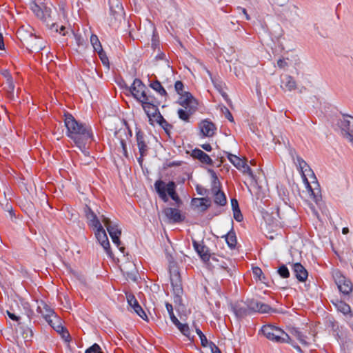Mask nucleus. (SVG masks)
Here are the masks:
<instances>
[{
	"instance_id": "nucleus-1",
	"label": "nucleus",
	"mask_w": 353,
	"mask_h": 353,
	"mask_svg": "<svg viewBox=\"0 0 353 353\" xmlns=\"http://www.w3.org/2000/svg\"><path fill=\"white\" fill-rule=\"evenodd\" d=\"M64 123L67 129V136L81 150L85 149L86 145L94 140L91 127L77 121L72 114H64Z\"/></svg>"
},
{
	"instance_id": "nucleus-2",
	"label": "nucleus",
	"mask_w": 353,
	"mask_h": 353,
	"mask_svg": "<svg viewBox=\"0 0 353 353\" xmlns=\"http://www.w3.org/2000/svg\"><path fill=\"white\" fill-rule=\"evenodd\" d=\"M132 97L141 104L147 116L151 119L158 112L160 102L154 97L146 93V86L139 79H135L130 87L127 88Z\"/></svg>"
},
{
	"instance_id": "nucleus-3",
	"label": "nucleus",
	"mask_w": 353,
	"mask_h": 353,
	"mask_svg": "<svg viewBox=\"0 0 353 353\" xmlns=\"http://www.w3.org/2000/svg\"><path fill=\"white\" fill-rule=\"evenodd\" d=\"M166 258L169 263L170 279L174 296V301L180 302L183 293L181 275L176 263L174 261L175 252L172 244L165 248Z\"/></svg>"
},
{
	"instance_id": "nucleus-4",
	"label": "nucleus",
	"mask_w": 353,
	"mask_h": 353,
	"mask_svg": "<svg viewBox=\"0 0 353 353\" xmlns=\"http://www.w3.org/2000/svg\"><path fill=\"white\" fill-rule=\"evenodd\" d=\"M176 185L174 181H169L165 183L163 181L159 179L155 181L154 188L159 198L163 202L168 201L169 195L174 201L178 207L182 204V201L176 192Z\"/></svg>"
},
{
	"instance_id": "nucleus-5",
	"label": "nucleus",
	"mask_w": 353,
	"mask_h": 353,
	"mask_svg": "<svg viewBox=\"0 0 353 353\" xmlns=\"http://www.w3.org/2000/svg\"><path fill=\"white\" fill-rule=\"evenodd\" d=\"M296 163L302 172L303 181H305L307 191L310 194L311 198L316 204H319V203L321 201V190L319 188V184L316 183L315 185L316 187L312 188L305 176V173L308 174L309 172H312L313 174L312 170L307 163L299 156L296 157Z\"/></svg>"
},
{
	"instance_id": "nucleus-6",
	"label": "nucleus",
	"mask_w": 353,
	"mask_h": 353,
	"mask_svg": "<svg viewBox=\"0 0 353 353\" xmlns=\"http://www.w3.org/2000/svg\"><path fill=\"white\" fill-rule=\"evenodd\" d=\"M179 103L184 108L179 109L177 112L180 119L185 122L190 121V117L197 109V103L191 93H187L179 99Z\"/></svg>"
},
{
	"instance_id": "nucleus-7",
	"label": "nucleus",
	"mask_w": 353,
	"mask_h": 353,
	"mask_svg": "<svg viewBox=\"0 0 353 353\" xmlns=\"http://www.w3.org/2000/svg\"><path fill=\"white\" fill-rule=\"evenodd\" d=\"M261 331L270 341L277 343H290L293 345L292 339L288 334L276 326L265 325L261 327Z\"/></svg>"
},
{
	"instance_id": "nucleus-8",
	"label": "nucleus",
	"mask_w": 353,
	"mask_h": 353,
	"mask_svg": "<svg viewBox=\"0 0 353 353\" xmlns=\"http://www.w3.org/2000/svg\"><path fill=\"white\" fill-rule=\"evenodd\" d=\"M31 10L34 14L40 19L43 22L46 23L48 26H50L51 28L56 27V31L58 32V26L54 21V14L57 12L54 11L53 13L50 8L46 6H39L38 4L33 3L31 5Z\"/></svg>"
},
{
	"instance_id": "nucleus-9",
	"label": "nucleus",
	"mask_w": 353,
	"mask_h": 353,
	"mask_svg": "<svg viewBox=\"0 0 353 353\" xmlns=\"http://www.w3.org/2000/svg\"><path fill=\"white\" fill-rule=\"evenodd\" d=\"M110 23L112 26H117L124 19L125 12L120 0H109Z\"/></svg>"
},
{
	"instance_id": "nucleus-10",
	"label": "nucleus",
	"mask_w": 353,
	"mask_h": 353,
	"mask_svg": "<svg viewBox=\"0 0 353 353\" xmlns=\"http://www.w3.org/2000/svg\"><path fill=\"white\" fill-rule=\"evenodd\" d=\"M212 173L214 181V184L212 188V192L213 194L214 202L215 204L219 206H225L227 203V198L225 193L220 190L221 183L218 181L217 176H216L215 172L213 170H210Z\"/></svg>"
},
{
	"instance_id": "nucleus-11",
	"label": "nucleus",
	"mask_w": 353,
	"mask_h": 353,
	"mask_svg": "<svg viewBox=\"0 0 353 353\" xmlns=\"http://www.w3.org/2000/svg\"><path fill=\"white\" fill-rule=\"evenodd\" d=\"M334 279L339 291L343 294H349L352 291V282L346 279L339 271L334 273Z\"/></svg>"
},
{
	"instance_id": "nucleus-12",
	"label": "nucleus",
	"mask_w": 353,
	"mask_h": 353,
	"mask_svg": "<svg viewBox=\"0 0 353 353\" xmlns=\"http://www.w3.org/2000/svg\"><path fill=\"white\" fill-rule=\"evenodd\" d=\"M136 140L140 154V157L138 158V161L141 165L143 163V157H145L148 154V146L145 141V134L141 130H137L136 132Z\"/></svg>"
},
{
	"instance_id": "nucleus-13",
	"label": "nucleus",
	"mask_w": 353,
	"mask_h": 353,
	"mask_svg": "<svg viewBox=\"0 0 353 353\" xmlns=\"http://www.w3.org/2000/svg\"><path fill=\"white\" fill-rule=\"evenodd\" d=\"M199 128L201 137H212L216 131L215 124L208 119L202 120L199 123Z\"/></svg>"
},
{
	"instance_id": "nucleus-14",
	"label": "nucleus",
	"mask_w": 353,
	"mask_h": 353,
	"mask_svg": "<svg viewBox=\"0 0 353 353\" xmlns=\"http://www.w3.org/2000/svg\"><path fill=\"white\" fill-rule=\"evenodd\" d=\"M193 246L203 262L207 263L210 259L212 261L219 262L214 254L211 253L205 244H193Z\"/></svg>"
},
{
	"instance_id": "nucleus-15",
	"label": "nucleus",
	"mask_w": 353,
	"mask_h": 353,
	"mask_svg": "<svg viewBox=\"0 0 353 353\" xmlns=\"http://www.w3.org/2000/svg\"><path fill=\"white\" fill-rule=\"evenodd\" d=\"M26 44L28 49L32 52H39L45 48L43 40L32 34H30L26 40Z\"/></svg>"
},
{
	"instance_id": "nucleus-16",
	"label": "nucleus",
	"mask_w": 353,
	"mask_h": 353,
	"mask_svg": "<svg viewBox=\"0 0 353 353\" xmlns=\"http://www.w3.org/2000/svg\"><path fill=\"white\" fill-rule=\"evenodd\" d=\"M163 214L170 223H181L185 219V216L177 208H166L163 210Z\"/></svg>"
},
{
	"instance_id": "nucleus-17",
	"label": "nucleus",
	"mask_w": 353,
	"mask_h": 353,
	"mask_svg": "<svg viewBox=\"0 0 353 353\" xmlns=\"http://www.w3.org/2000/svg\"><path fill=\"white\" fill-rule=\"evenodd\" d=\"M332 303L334 305L338 312H341L345 316L347 322L351 321L353 319V312L351 310L350 306L345 302L335 299L332 300Z\"/></svg>"
},
{
	"instance_id": "nucleus-18",
	"label": "nucleus",
	"mask_w": 353,
	"mask_h": 353,
	"mask_svg": "<svg viewBox=\"0 0 353 353\" xmlns=\"http://www.w3.org/2000/svg\"><path fill=\"white\" fill-rule=\"evenodd\" d=\"M230 307L237 319H243L250 315L245 301H236L230 304Z\"/></svg>"
},
{
	"instance_id": "nucleus-19",
	"label": "nucleus",
	"mask_w": 353,
	"mask_h": 353,
	"mask_svg": "<svg viewBox=\"0 0 353 353\" xmlns=\"http://www.w3.org/2000/svg\"><path fill=\"white\" fill-rule=\"evenodd\" d=\"M127 301L128 305L134 310V312L139 315L141 319L145 321H148V316L138 303L135 296L133 294H127Z\"/></svg>"
},
{
	"instance_id": "nucleus-20",
	"label": "nucleus",
	"mask_w": 353,
	"mask_h": 353,
	"mask_svg": "<svg viewBox=\"0 0 353 353\" xmlns=\"http://www.w3.org/2000/svg\"><path fill=\"white\" fill-rule=\"evenodd\" d=\"M37 310L42 315L47 322H48L50 319H52L54 316L57 315L54 310L43 301L38 302Z\"/></svg>"
},
{
	"instance_id": "nucleus-21",
	"label": "nucleus",
	"mask_w": 353,
	"mask_h": 353,
	"mask_svg": "<svg viewBox=\"0 0 353 353\" xmlns=\"http://www.w3.org/2000/svg\"><path fill=\"white\" fill-rule=\"evenodd\" d=\"M191 205L194 209L204 212L210 207L211 201L207 197L193 198L191 201Z\"/></svg>"
},
{
	"instance_id": "nucleus-22",
	"label": "nucleus",
	"mask_w": 353,
	"mask_h": 353,
	"mask_svg": "<svg viewBox=\"0 0 353 353\" xmlns=\"http://www.w3.org/2000/svg\"><path fill=\"white\" fill-rule=\"evenodd\" d=\"M105 225L110 237L112 238V242L121 243L120 236L121 234V230L119 228L118 225H112L109 220H107L105 222Z\"/></svg>"
},
{
	"instance_id": "nucleus-23",
	"label": "nucleus",
	"mask_w": 353,
	"mask_h": 353,
	"mask_svg": "<svg viewBox=\"0 0 353 353\" xmlns=\"http://www.w3.org/2000/svg\"><path fill=\"white\" fill-rule=\"evenodd\" d=\"M192 157L195 159H198L202 163L208 165H213V161L210 157L200 149L196 148L193 150L192 152Z\"/></svg>"
},
{
	"instance_id": "nucleus-24",
	"label": "nucleus",
	"mask_w": 353,
	"mask_h": 353,
	"mask_svg": "<svg viewBox=\"0 0 353 353\" xmlns=\"http://www.w3.org/2000/svg\"><path fill=\"white\" fill-rule=\"evenodd\" d=\"M114 245L115 250L113 252L111 250L110 244H100V246L107 253L108 256L114 259V253H117L118 254V256H119V254H122L124 256L125 254V247L121 246V244H114Z\"/></svg>"
},
{
	"instance_id": "nucleus-25",
	"label": "nucleus",
	"mask_w": 353,
	"mask_h": 353,
	"mask_svg": "<svg viewBox=\"0 0 353 353\" xmlns=\"http://www.w3.org/2000/svg\"><path fill=\"white\" fill-rule=\"evenodd\" d=\"M128 133L127 132L126 129H120L115 132V135L120 141V144L122 148L123 154L125 157H128L127 145H126L125 140L122 138V134L125 135L126 137V138H128V135L130 137H132L131 130L129 128H128Z\"/></svg>"
},
{
	"instance_id": "nucleus-26",
	"label": "nucleus",
	"mask_w": 353,
	"mask_h": 353,
	"mask_svg": "<svg viewBox=\"0 0 353 353\" xmlns=\"http://www.w3.org/2000/svg\"><path fill=\"white\" fill-rule=\"evenodd\" d=\"M48 324L57 332L63 333V337H65V334L67 336H69V334L67 330H65L64 327L62 325L61 319L59 317L56 315L48 322Z\"/></svg>"
},
{
	"instance_id": "nucleus-27",
	"label": "nucleus",
	"mask_w": 353,
	"mask_h": 353,
	"mask_svg": "<svg viewBox=\"0 0 353 353\" xmlns=\"http://www.w3.org/2000/svg\"><path fill=\"white\" fill-rule=\"evenodd\" d=\"M293 270L296 278L301 282L305 281L308 276L306 269L300 263H296L293 265Z\"/></svg>"
},
{
	"instance_id": "nucleus-28",
	"label": "nucleus",
	"mask_w": 353,
	"mask_h": 353,
	"mask_svg": "<svg viewBox=\"0 0 353 353\" xmlns=\"http://www.w3.org/2000/svg\"><path fill=\"white\" fill-rule=\"evenodd\" d=\"M351 119H353V117L345 114L343 115L342 118L339 120V125L343 137L348 134L350 132V130H352L351 124H350V125H347V123L350 121Z\"/></svg>"
},
{
	"instance_id": "nucleus-29",
	"label": "nucleus",
	"mask_w": 353,
	"mask_h": 353,
	"mask_svg": "<svg viewBox=\"0 0 353 353\" xmlns=\"http://www.w3.org/2000/svg\"><path fill=\"white\" fill-rule=\"evenodd\" d=\"M296 82L294 78L290 75L285 76L282 80L281 88L285 91H292L296 90Z\"/></svg>"
},
{
	"instance_id": "nucleus-30",
	"label": "nucleus",
	"mask_w": 353,
	"mask_h": 353,
	"mask_svg": "<svg viewBox=\"0 0 353 353\" xmlns=\"http://www.w3.org/2000/svg\"><path fill=\"white\" fill-rule=\"evenodd\" d=\"M93 230L98 243H109L106 232L101 224V227H94Z\"/></svg>"
},
{
	"instance_id": "nucleus-31",
	"label": "nucleus",
	"mask_w": 353,
	"mask_h": 353,
	"mask_svg": "<svg viewBox=\"0 0 353 353\" xmlns=\"http://www.w3.org/2000/svg\"><path fill=\"white\" fill-rule=\"evenodd\" d=\"M231 204L234 219L238 222H241L243 220V217L240 210L238 201L236 199H232Z\"/></svg>"
},
{
	"instance_id": "nucleus-32",
	"label": "nucleus",
	"mask_w": 353,
	"mask_h": 353,
	"mask_svg": "<svg viewBox=\"0 0 353 353\" xmlns=\"http://www.w3.org/2000/svg\"><path fill=\"white\" fill-rule=\"evenodd\" d=\"M225 153L227 155L228 160L234 167H236L238 170H241L242 168L243 163L245 160L230 152H225Z\"/></svg>"
},
{
	"instance_id": "nucleus-33",
	"label": "nucleus",
	"mask_w": 353,
	"mask_h": 353,
	"mask_svg": "<svg viewBox=\"0 0 353 353\" xmlns=\"http://www.w3.org/2000/svg\"><path fill=\"white\" fill-rule=\"evenodd\" d=\"M149 85L152 89L155 90L161 96L167 98L168 93L159 80L151 81Z\"/></svg>"
},
{
	"instance_id": "nucleus-34",
	"label": "nucleus",
	"mask_w": 353,
	"mask_h": 353,
	"mask_svg": "<svg viewBox=\"0 0 353 353\" xmlns=\"http://www.w3.org/2000/svg\"><path fill=\"white\" fill-rule=\"evenodd\" d=\"M157 118V121L159 123V125L164 129L167 134H169L170 130L172 128V125L170 124L161 114L159 110H158V112L155 115Z\"/></svg>"
},
{
	"instance_id": "nucleus-35",
	"label": "nucleus",
	"mask_w": 353,
	"mask_h": 353,
	"mask_svg": "<svg viewBox=\"0 0 353 353\" xmlns=\"http://www.w3.org/2000/svg\"><path fill=\"white\" fill-rule=\"evenodd\" d=\"M20 333L25 340V341H29L33 336L32 330L28 326H21L19 327Z\"/></svg>"
},
{
	"instance_id": "nucleus-36",
	"label": "nucleus",
	"mask_w": 353,
	"mask_h": 353,
	"mask_svg": "<svg viewBox=\"0 0 353 353\" xmlns=\"http://www.w3.org/2000/svg\"><path fill=\"white\" fill-rule=\"evenodd\" d=\"M245 303L248 305V308L249 309V312L251 314L257 312V310H259V301L254 299H248L245 301Z\"/></svg>"
},
{
	"instance_id": "nucleus-37",
	"label": "nucleus",
	"mask_w": 353,
	"mask_h": 353,
	"mask_svg": "<svg viewBox=\"0 0 353 353\" xmlns=\"http://www.w3.org/2000/svg\"><path fill=\"white\" fill-rule=\"evenodd\" d=\"M86 218L89 221L90 226L92 228L101 227V223L94 212L91 213L90 214H88Z\"/></svg>"
},
{
	"instance_id": "nucleus-38",
	"label": "nucleus",
	"mask_w": 353,
	"mask_h": 353,
	"mask_svg": "<svg viewBox=\"0 0 353 353\" xmlns=\"http://www.w3.org/2000/svg\"><path fill=\"white\" fill-rule=\"evenodd\" d=\"M290 334L297 339L301 343L304 345L307 344L305 336L297 328H292L290 331Z\"/></svg>"
},
{
	"instance_id": "nucleus-39",
	"label": "nucleus",
	"mask_w": 353,
	"mask_h": 353,
	"mask_svg": "<svg viewBox=\"0 0 353 353\" xmlns=\"http://www.w3.org/2000/svg\"><path fill=\"white\" fill-rule=\"evenodd\" d=\"M259 310H257V312L259 313H270V312H274L276 310L273 308H272L269 305L263 303L262 302L259 301Z\"/></svg>"
},
{
	"instance_id": "nucleus-40",
	"label": "nucleus",
	"mask_w": 353,
	"mask_h": 353,
	"mask_svg": "<svg viewBox=\"0 0 353 353\" xmlns=\"http://www.w3.org/2000/svg\"><path fill=\"white\" fill-rule=\"evenodd\" d=\"M90 42L95 52L102 51V46L97 35L92 34L90 37Z\"/></svg>"
},
{
	"instance_id": "nucleus-41",
	"label": "nucleus",
	"mask_w": 353,
	"mask_h": 353,
	"mask_svg": "<svg viewBox=\"0 0 353 353\" xmlns=\"http://www.w3.org/2000/svg\"><path fill=\"white\" fill-rule=\"evenodd\" d=\"M195 331L201 339V345L204 347H208L211 341H208L206 336L199 327H196Z\"/></svg>"
},
{
	"instance_id": "nucleus-42",
	"label": "nucleus",
	"mask_w": 353,
	"mask_h": 353,
	"mask_svg": "<svg viewBox=\"0 0 353 353\" xmlns=\"http://www.w3.org/2000/svg\"><path fill=\"white\" fill-rule=\"evenodd\" d=\"M184 85L182 81H176L174 83V89L177 94H179L181 97H183L187 93H190L189 92H186L183 90Z\"/></svg>"
},
{
	"instance_id": "nucleus-43",
	"label": "nucleus",
	"mask_w": 353,
	"mask_h": 353,
	"mask_svg": "<svg viewBox=\"0 0 353 353\" xmlns=\"http://www.w3.org/2000/svg\"><path fill=\"white\" fill-rule=\"evenodd\" d=\"M6 90L8 94V97L11 98L13 97V92L14 90V85L13 83V79H10L6 81Z\"/></svg>"
},
{
	"instance_id": "nucleus-44",
	"label": "nucleus",
	"mask_w": 353,
	"mask_h": 353,
	"mask_svg": "<svg viewBox=\"0 0 353 353\" xmlns=\"http://www.w3.org/2000/svg\"><path fill=\"white\" fill-rule=\"evenodd\" d=\"M277 272L278 274L283 279H286L290 276V272L285 265L280 266Z\"/></svg>"
},
{
	"instance_id": "nucleus-45",
	"label": "nucleus",
	"mask_w": 353,
	"mask_h": 353,
	"mask_svg": "<svg viewBox=\"0 0 353 353\" xmlns=\"http://www.w3.org/2000/svg\"><path fill=\"white\" fill-rule=\"evenodd\" d=\"M85 353H103L101 347L97 343H94L92 346L88 347Z\"/></svg>"
},
{
	"instance_id": "nucleus-46",
	"label": "nucleus",
	"mask_w": 353,
	"mask_h": 353,
	"mask_svg": "<svg viewBox=\"0 0 353 353\" xmlns=\"http://www.w3.org/2000/svg\"><path fill=\"white\" fill-rule=\"evenodd\" d=\"M226 243H236V233L232 230L225 235Z\"/></svg>"
},
{
	"instance_id": "nucleus-47",
	"label": "nucleus",
	"mask_w": 353,
	"mask_h": 353,
	"mask_svg": "<svg viewBox=\"0 0 353 353\" xmlns=\"http://www.w3.org/2000/svg\"><path fill=\"white\" fill-rule=\"evenodd\" d=\"M165 307H166L167 311L170 315L172 322L173 323L174 321H176V320H178V319L175 316V315L174 314L173 307H172V304H170L169 303H166Z\"/></svg>"
},
{
	"instance_id": "nucleus-48",
	"label": "nucleus",
	"mask_w": 353,
	"mask_h": 353,
	"mask_svg": "<svg viewBox=\"0 0 353 353\" xmlns=\"http://www.w3.org/2000/svg\"><path fill=\"white\" fill-rule=\"evenodd\" d=\"M243 174H248V176L253 177V172L250 167L246 163L245 161L243 163L242 168L240 170Z\"/></svg>"
},
{
	"instance_id": "nucleus-49",
	"label": "nucleus",
	"mask_w": 353,
	"mask_h": 353,
	"mask_svg": "<svg viewBox=\"0 0 353 353\" xmlns=\"http://www.w3.org/2000/svg\"><path fill=\"white\" fill-rule=\"evenodd\" d=\"M180 332L190 340H193L194 336H191L190 329L188 324L185 323V326L180 330Z\"/></svg>"
},
{
	"instance_id": "nucleus-50",
	"label": "nucleus",
	"mask_w": 353,
	"mask_h": 353,
	"mask_svg": "<svg viewBox=\"0 0 353 353\" xmlns=\"http://www.w3.org/2000/svg\"><path fill=\"white\" fill-rule=\"evenodd\" d=\"M97 52L98 53V55H99L100 59L101 60L103 64L105 65H108L109 60H108V58L106 56V54L104 52V50L102 49V51H98Z\"/></svg>"
},
{
	"instance_id": "nucleus-51",
	"label": "nucleus",
	"mask_w": 353,
	"mask_h": 353,
	"mask_svg": "<svg viewBox=\"0 0 353 353\" xmlns=\"http://www.w3.org/2000/svg\"><path fill=\"white\" fill-rule=\"evenodd\" d=\"M71 33L72 34V35L76 41L77 46L79 47L84 44V39L82 38L81 34L74 33L72 30H71Z\"/></svg>"
},
{
	"instance_id": "nucleus-52",
	"label": "nucleus",
	"mask_w": 353,
	"mask_h": 353,
	"mask_svg": "<svg viewBox=\"0 0 353 353\" xmlns=\"http://www.w3.org/2000/svg\"><path fill=\"white\" fill-rule=\"evenodd\" d=\"M350 124H351L352 130H350V132L346 135H345L344 137H345L353 145V119H351L350 121L347 123V125H350Z\"/></svg>"
},
{
	"instance_id": "nucleus-53",
	"label": "nucleus",
	"mask_w": 353,
	"mask_h": 353,
	"mask_svg": "<svg viewBox=\"0 0 353 353\" xmlns=\"http://www.w3.org/2000/svg\"><path fill=\"white\" fill-rule=\"evenodd\" d=\"M332 330L335 335L339 336V338H341L343 336L342 333L339 330V326L337 323H332Z\"/></svg>"
},
{
	"instance_id": "nucleus-54",
	"label": "nucleus",
	"mask_w": 353,
	"mask_h": 353,
	"mask_svg": "<svg viewBox=\"0 0 353 353\" xmlns=\"http://www.w3.org/2000/svg\"><path fill=\"white\" fill-rule=\"evenodd\" d=\"M252 272L256 277L259 278L261 280V276L263 275V272L260 268L253 267Z\"/></svg>"
},
{
	"instance_id": "nucleus-55",
	"label": "nucleus",
	"mask_w": 353,
	"mask_h": 353,
	"mask_svg": "<svg viewBox=\"0 0 353 353\" xmlns=\"http://www.w3.org/2000/svg\"><path fill=\"white\" fill-rule=\"evenodd\" d=\"M208 347L210 348L212 353H221L220 349L213 342H210Z\"/></svg>"
},
{
	"instance_id": "nucleus-56",
	"label": "nucleus",
	"mask_w": 353,
	"mask_h": 353,
	"mask_svg": "<svg viewBox=\"0 0 353 353\" xmlns=\"http://www.w3.org/2000/svg\"><path fill=\"white\" fill-rule=\"evenodd\" d=\"M225 117L231 122L234 121V118L232 117V113L230 112V110L225 108V112H224Z\"/></svg>"
},
{
	"instance_id": "nucleus-57",
	"label": "nucleus",
	"mask_w": 353,
	"mask_h": 353,
	"mask_svg": "<svg viewBox=\"0 0 353 353\" xmlns=\"http://www.w3.org/2000/svg\"><path fill=\"white\" fill-rule=\"evenodd\" d=\"M277 65L280 68H284L288 66V63L283 59H280L277 61Z\"/></svg>"
},
{
	"instance_id": "nucleus-58",
	"label": "nucleus",
	"mask_w": 353,
	"mask_h": 353,
	"mask_svg": "<svg viewBox=\"0 0 353 353\" xmlns=\"http://www.w3.org/2000/svg\"><path fill=\"white\" fill-rule=\"evenodd\" d=\"M1 74L3 75L4 78H6V81L8 79H12V77L10 74V72L8 70H3Z\"/></svg>"
},
{
	"instance_id": "nucleus-59",
	"label": "nucleus",
	"mask_w": 353,
	"mask_h": 353,
	"mask_svg": "<svg viewBox=\"0 0 353 353\" xmlns=\"http://www.w3.org/2000/svg\"><path fill=\"white\" fill-rule=\"evenodd\" d=\"M216 88L219 90V91L221 93V95L225 99H228V94L225 92H222V88L221 85L219 84H214Z\"/></svg>"
},
{
	"instance_id": "nucleus-60",
	"label": "nucleus",
	"mask_w": 353,
	"mask_h": 353,
	"mask_svg": "<svg viewBox=\"0 0 353 353\" xmlns=\"http://www.w3.org/2000/svg\"><path fill=\"white\" fill-rule=\"evenodd\" d=\"M201 147L207 152H210L212 149L211 145L209 143L202 144Z\"/></svg>"
},
{
	"instance_id": "nucleus-61",
	"label": "nucleus",
	"mask_w": 353,
	"mask_h": 353,
	"mask_svg": "<svg viewBox=\"0 0 353 353\" xmlns=\"http://www.w3.org/2000/svg\"><path fill=\"white\" fill-rule=\"evenodd\" d=\"M7 314H8V316H9V318L11 319L12 320H13V321L19 320V317L17 316L14 314L10 312L9 311H7Z\"/></svg>"
},
{
	"instance_id": "nucleus-62",
	"label": "nucleus",
	"mask_w": 353,
	"mask_h": 353,
	"mask_svg": "<svg viewBox=\"0 0 353 353\" xmlns=\"http://www.w3.org/2000/svg\"><path fill=\"white\" fill-rule=\"evenodd\" d=\"M173 323L176 326V327L179 330H181L185 326V324L181 323L179 320H176V321L173 322Z\"/></svg>"
},
{
	"instance_id": "nucleus-63",
	"label": "nucleus",
	"mask_w": 353,
	"mask_h": 353,
	"mask_svg": "<svg viewBox=\"0 0 353 353\" xmlns=\"http://www.w3.org/2000/svg\"><path fill=\"white\" fill-rule=\"evenodd\" d=\"M84 212H85L86 216H88V214H90L91 213H94V212L92 210V209L88 205H85V208H84Z\"/></svg>"
},
{
	"instance_id": "nucleus-64",
	"label": "nucleus",
	"mask_w": 353,
	"mask_h": 353,
	"mask_svg": "<svg viewBox=\"0 0 353 353\" xmlns=\"http://www.w3.org/2000/svg\"><path fill=\"white\" fill-rule=\"evenodd\" d=\"M59 33H60L61 34H62L63 36H65V35L68 33V31H66V28H65V26H61L60 27Z\"/></svg>"
}]
</instances>
